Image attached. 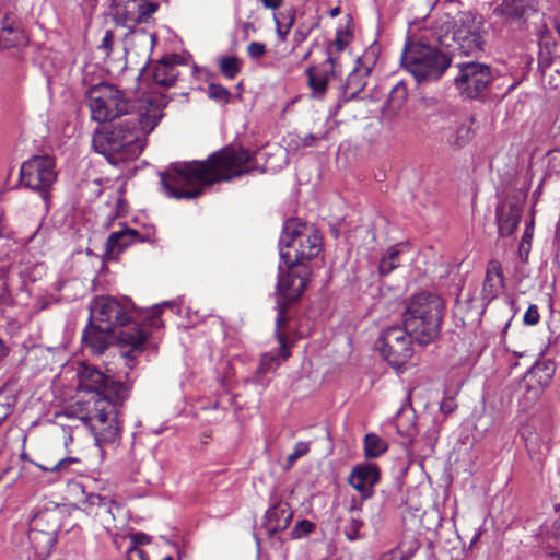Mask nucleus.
<instances>
[{
	"instance_id": "nucleus-1",
	"label": "nucleus",
	"mask_w": 560,
	"mask_h": 560,
	"mask_svg": "<svg viewBox=\"0 0 560 560\" xmlns=\"http://www.w3.org/2000/svg\"><path fill=\"white\" fill-rule=\"evenodd\" d=\"M260 154H250L243 148L228 147L213 153L207 161L176 163L160 174L162 189L167 197L190 199L201 195L205 185L230 180L255 170L266 172L276 168V165L269 163L260 167Z\"/></svg>"
},
{
	"instance_id": "nucleus-2",
	"label": "nucleus",
	"mask_w": 560,
	"mask_h": 560,
	"mask_svg": "<svg viewBox=\"0 0 560 560\" xmlns=\"http://www.w3.org/2000/svg\"><path fill=\"white\" fill-rule=\"evenodd\" d=\"M77 375L79 390L91 397L78 402L79 411L72 412L91 429L97 444L114 442L120 432L119 408L129 395L128 387L85 363Z\"/></svg>"
},
{
	"instance_id": "nucleus-3",
	"label": "nucleus",
	"mask_w": 560,
	"mask_h": 560,
	"mask_svg": "<svg viewBox=\"0 0 560 560\" xmlns=\"http://www.w3.org/2000/svg\"><path fill=\"white\" fill-rule=\"evenodd\" d=\"M432 36L445 47L463 55H476L483 50V20L469 11H460L455 3H444L431 24Z\"/></svg>"
},
{
	"instance_id": "nucleus-4",
	"label": "nucleus",
	"mask_w": 560,
	"mask_h": 560,
	"mask_svg": "<svg viewBox=\"0 0 560 560\" xmlns=\"http://www.w3.org/2000/svg\"><path fill=\"white\" fill-rule=\"evenodd\" d=\"M145 137L135 118H126L110 128L97 130L93 136V147L110 164L118 165L141 154Z\"/></svg>"
},
{
	"instance_id": "nucleus-5",
	"label": "nucleus",
	"mask_w": 560,
	"mask_h": 560,
	"mask_svg": "<svg viewBox=\"0 0 560 560\" xmlns=\"http://www.w3.org/2000/svg\"><path fill=\"white\" fill-rule=\"evenodd\" d=\"M160 305L151 311L137 310L130 299L117 300L112 296H97L90 306V320L105 327L104 330H114L117 326H125L130 322L149 320V325L159 326Z\"/></svg>"
},
{
	"instance_id": "nucleus-6",
	"label": "nucleus",
	"mask_w": 560,
	"mask_h": 560,
	"mask_svg": "<svg viewBox=\"0 0 560 560\" xmlns=\"http://www.w3.org/2000/svg\"><path fill=\"white\" fill-rule=\"evenodd\" d=\"M280 258L287 267L304 264L322 252V237L314 225L290 220L280 238Z\"/></svg>"
},
{
	"instance_id": "nucleus-7",
	"label": "nucleus",
	"mask_w": 560,
	"mask_h": 560,
	"mask_svg": "<svg viewBox=\"0 0 560 560\" xmlns=\"http://www.w3.org/2000/svg\"><path fill=\"white\" fill-rule=\"evenodd\" d=\"M443 302L430 293L415 295L406 310L404 325L420 345H427L439 334Z\"/></svg>"
},
{
	"instance_id": "nucleus-8",
	"label": "nucleus",
	"mask_w": 560,
	"mask_h": 560,
	"mask_svg": "<svg viewBox=\"0 0 560 560\" xmlns=\"http://www.w3.org/2000/svg\"><path fill=\"white\" fill-rule=\"evenodd\" d=\"M401 65L420 83L438 80L450 67L451 59L434 46L411 42L406 44Z\"/></svg>"
},
{
	"instance_id": "nucleus-9",
	"label": "nucleus",
	"mask_w": 560,
	"mask_h": 560,
	"mask_svg": "<svg viewBox=\"0 0 560 560\" xmlns=\"http://www.w3.org/2000/svg\"><path fill=\"white\" fill-rule=\"evenodd\" d=\"M86 97L92 119L95 121L105 122L128 113V100L114 84H95L89 89Z\"/></svg>"
},
{
	"instance_id": "nucleus-10",
	"label": "nucleus",
	"mask_w": 560,
	"mask_h": 560,
	"mask_svg": "<svg viewBox=\"0 0 560 560\" xmlns=\"http://www.w3.org/2000/svg\"><path fill=\"white\" fill-rule=\"evenodd\" d=\"M474 119L459 115L451 109L442 108L431 117V125L441 132L442 140L453 149L465 147L472 137Z\"/></svg>"
},
{
	"instance_id": "nucleus-11",
	"label": "nucleus",
	"mask_w": 560,
	"mask_h": 560,
	"mask_svg": "<svg viewBox=\"0 0 560 560\" xmlns=\"http://www.w3.org/2000/svg\"><path fill=\"white\" fill-rule=\"evenodd\" d=\"M413 334L404 325L385 329L378 340L377 348L383 358L395 369H400L413 355Z\"/></svg>"
},
{
	"instance_id": "nucleus-12",
	"label": "nucleus",
	"mask_w": 560,
	"mask_h": 560,
	"mask_svg": "<svg viewBox=\"0 0 560 560\" xmlns=\"http://www.w3.org/2000/svg\"><path fill=\"white\" fill-rule=\"evenodd\" d=\"M56 178V163L49 155H35L20 168L21 184L32 190L44 192L52 186Z\"/></svg>"
},
{
	"instance_id": "nucleus-13",
	"label": "nucleus",
	"mask_w": 560,
	"mask_h": 560,
	"mask_svg": "<svg viewBox=\"0 0 560 560\" xmlns=\"http://www.w3.org/2000/svg\"><path fill=\"white\" fill-rule=\"evenodd\" d=\"M288 272L283 275L280 271L277 292H278V316L277 327L279 328L284 320V304L298 300L305 290L308 279L310 269L306 266L287 267Z\"/></svg>"
},
{
	"instance_id": "nucleus-14",
	"label": "nucleus",
	"mask_w": 560,
	"mask_h": 560,
	"mask_svg": "<svg viewBox=\"0 0 560 560\" xmlns=\"http://www.w3.org/2000/svg\"><path fill=\"white\" fill-rule=\"evenodd\" d=\"M459 73L455 77L454 82L460 94L469 98L480 95L490 82L492 73L489 66L479 62H467L458 66Z\"/></svg>"
},
{
	"instance_id": "nucleus-15",
	"label": "nucleus",
	"mask_w": 560,
	"mask_h": 560,
	"mask_svg": "<svg viewBox=\"0 0 560 560\" xmlns=\"http://www.w3.org/2000/svg\"><path fill=\"white\" fill-rule=\"evenodd\" d=\"M166 100L161 91L154 88L138 100L137 116L133 117L139 129L147 136L158 126L162 116Z\"/></svg>"
},
{
	"instance_id": "nucleus-16",
	"label": "nucleus",
	"mask_w": 560,
	"mask_h": 560,
	"mask_svg": "<svg viewBox=\"0 0 560 560\" xmlns=\"http://www.w3.org/2000/svg\"><path fill=\"white\" fill-rule=\"evenodd\" d=\"M158 10V4L145 0H113V14L117 22L127 27L140 23Z\"/></svg>"
},
{
	"instance_id": "nucleus-17",
	"label": "nucleus",
	"mask_w": 560,
	"mask_h": 560,
	"mask_svg": "<svg viewBox=\"0 0 560 560\" xmlns=\"http://www.w3.org/2000/svg\"><path fill=\"white\" fill-rule=\"evenodd\" d=\"M551 376L549 368L545 364L534 365L523 376L520 387L525 405H533L540 398L544 389L550 383Z\"/></svg>"
},
{
	"instance_id": "nucleus-18",
	"label": "nucleus",
	"mask_w": 560,
	"mask_h": 560,
	"mask_svg": "<svg viewBox=\"0 0 560 560\" xmlns=\"http://www.w3.org/2000/svg\"><path fill=\"white\" fill-rule=\"evenodd\" d=\"M349 483L362 495L369 499L374 493V487L380 480V469L375 464L357 465L349 475Z\"/></svg>"
},
{
	"instance_id": "nucleus-19",
	"label": "nucleus",
	"mask_w": 560,
	"mask_h": 560,
	"mask_svg": "<svg viewBox=\"0 0 560 560\" xmlns=\"http://www.w3.org/2000/svg\"><path fill=\"white\" fill-rule=\"evenodd\" d=\"M148 335L139 326L127 327L119 331L117 337L118 346L121 348V355L128 361H133L144 349Z\"/></svg>"
},
{
	"instance_id": "nucleus-20",
	"label": "nucleus",
	"mask_w": 560,
	"mask_h": 560,
	"mask_svg": "<svg viewBox=\"0 0 560 560\" xmlns=\"http://www.w3.org/2000/svg\"><path fill=\"white\" fill-rule=\"evenodd\" d=\"M45 517V514L38 515L35 520L34 527H32L28 533V539L38 558L37 560L47 559L56 544L55 530H42L37 528L39 522Z\"/></svg>"
},
{
	"instance_id": "nucleus-21",
	"label": "nucleus",
	"mask_w": 560,
	"mask_h": 560,
	"mask_svg": "<svg viewBox=\"0 0 560 560\" xmlns=\"http://www.w3.org/2000/svg\"><path fill=\"white\" fill-rule=\"evenodd\" d=\"M293 517V512L287 502L272 505L265 515L264 526L269 534L285 530Z\"/></svg>"
},
{
	"instance_id": "nucleus-22",
	"label": "nucleus",
	"mask_w": 560,
	"mask_h": 560,
	"mask_svg": "<svg viewBox=\"0 0 560 560\" xmlns=\"http://www.w3.org/2000/svg\"><path fill=\"white\" fill-rule=\"evenodd\" d=\"M335 69L336 66L327 63V61L319 67H312L307 69L306 74L313 97L322 98L326 94L328 81L331 74H334Z\"/></svg>"
},
{
	"instance_id": "nucleus-23",
	"label": "nucleus",
	"mask_w": 560,
	"mask_h": 560,
	"mask_svg": "<svg viewBox=\"0 0 560 560\" xmlns=\"http://www.w3.org/2000/svg\"><path fill=\"white\" fill-rule=\"evenodd\" d=\"M104 329L105 327L90 320V325L83 331L82 340L94 354H102L108 348L113 330Z\"/></svg>"
},
{
	"instance_id": "nucleus-24",
	"label": "nucleus",
	"mask_w": 560,
	"mask_h": 560,
	"mask_svg": "<svg viewBox=\"0 0 560 560\" xmlns=\"http://www.w3.org/2000/svg\"><path fill=\"white\" fill-rule=\"evenodd\" d=\"M521 218V208L516 203H503L497 208L499 234L510 236L516 230Z\"/></svg>"
},
{
	"instance_id": "nucleus-25",
	"label": "nucleus",
	"mask_w": 560,
	"mask_h": 560,
	"mask_svg": "<svg viewBox=\"0 0 560 560\" xmlns=\"http://www.w3.org/2000/svg\"><path fill=\"white\" fill-rule=\"evenodd\" d=\"M503 289V276L499 261L492 260L488 264L486 278L482 285V298L487 301L493 300Z\"/></svg>"
},
{
	"instance_id": "nucleus-26",
	"label": "nucleus",
	"mask_w": 560,
	"mask_h": 560,
	"mask_svg": "<svg viewBox=\"0 0 560 560\" xmlns=\"http://www.w3.org/2000/svg\"><path fill=\"white\" fill-rule=\"evenodd\" d=\"M178 77V70L173 57L163 58L152 71L153 83L158 86H172Z\"/></svg>"
},
{
	"instance_id": "nucleus-27",
	"label": "nucleus",
	"mask_w": 560,
	"mask_h": 560,
	"mask_svg": "<svg viewBox=\"0 0 560 560\" xmlns=\"http://www.w3.org/2000/svg\"><path fill=\"white\" fill-rule=\"evenodd\" d=\"M279 340V350L270 351L265 353L260 359L259 371L261 373H269L275 371L282 361H285L290 357V351L288 350L285 338L277 334Z\"/></svg>"
},
{
	"instance_id": "nucleus-28",
	"label": "nucleus",
	"mask_w": 560,
	"mask_h": 560,
	"mask_svg": "<svg viewBox=\"0 0 560 560\" xmlns=\"http://www.w3.org/2000/svg\"><path fill=\"white\" fill-rule=\"evenodd\" d=\"M408 97L407 88L404 83H397L390 91L383 107V114L389 118L396 117L406 104Z\"/></svg>"
},
{
	"instance_id": "nucleus-29",
	"label": "nucleus",
	"mask_w": 560,
	"mask_h": 560,
	"mask_svg": "<svg viewBox=\"0 0 560 560\" xmlns=\"http://www.w3.org/2000/svg\"><path fill=\"white\" fill-rule=\"evenodd\" d=\"M137 234V231L133 229H124L113 232L106 242V253L110 256L119 254L132 244Z\"/></svg>"
},
{
	"instance_id": "nucleus-30",
	"label": "nucleus",
	"mask_w": 560,
	"mask_h": 560,
	"mask_svg": "<svg viewBox=\"0 0 560 560\" xmlns=\"http://www.w3.org/2000/svg\"><path fill=\"white\" fill-rule=\"evenodd\" d=\"M27 42L26 35L14 22L4 24L0 30V48L8 49L23 46Z\"/></svg>"
},
{
	"instance_id": "nucleus-31",
	"label": "nucleus",
	"mask_w": 560,
	"mask_h": 560,
	"mask_svg": "<svg viewBox=\"0 0 560 560\" xmlns=\"http://www.w3.org/2000/svg\"><path fill=\"white\" fill-rule=\"evenodd\" d=\"M406 245L396 244L390 246L380 261L381 275H388L399 266V256L404 253Z\"/></svg>"
},
{
	"instance_id": "nucleus-32",
	"label": "nucleus",
	"mask_w": 560,
	"mask_h": 560,
	"mask_svg": "<svg viewBox=\"0 0 560 560\" xmlns=\"http://www.w3.org/2000/svg\"><path fill=\"white\" fill-rule=\"evenodd\" d=\"M351 33L347 30L337 31L335 39L329 44L327 48V63H331L332 66L337 65V57L335 55L346 49V47L351 40Z\"/></svg>"
},
{
	"instance_id": "nucleus-33",
	"label": "nucleus",
	"mask_w": 560,
	"mask_h": 560,
	"mask_svg": "<svg viewBox=\"0 0 560 560\" xmlns=\"http://www.w3.org/2000/svg\"><path fill=\"white\" fill-rule=\"evenodd\" d=\"M387 450V443L374 433H369L364 438V456L366 458H376Z\"/></svg>"
},
{
	"instance_id": "nucleus-34",
	"label": "nucleus",
	"mask_w": 560,
	"mask_h": 560,
	"mask_svg": "<svg viewBox=\"0 0 560 560\" xmlns=\"http://www.w3.org/2000/svg\"><path fill=\"white\" fill-rule=\"evenodd\" d=\"M114 509H118L115 501L110 498L109 504H106L101 510H95V516L98 517L100 524L105 528L107 534H112V530L115 527V513Z\"/></svg>"
},
{
	"instance_id": "nucleus-35",
	"label": "nucleus",
	"mask_w": 560,
	"mask_h": 560,
	"mask_svg": "<svg viewBox=\"0 0 560 560\" xmlns=\"http://www.w3.org/2000/svg\"><path fill=\"white\" fill-rule=\"evenodd\" d=\"M220 71L228 79H234L241 71V60L236 56H224L219 60Z\"/></svg>"
},
{
	"instance_id": "nucleus-36",
	"label": "nucleus",
	"mask_w": 560,
	"mask_h": 560,
	"mask_svg": "<svg viewBox=\"0 0 560 560\" xmlns=\"http://www.w3.org/2000/svg\"><path fill=\"white\" fill-rule=\"evenodd\" d=\"M109 499L110 498L107 495H102L98 493L91 492V493L86 494V497L83 501V504L85 505L84 510L89 514H92V513L95 514V510H101L106 504H109Z\"/></svg>"
},
{
	"instance_id": "nucleus-37",
	"label": "nucleus",
	"mask_w": 560,
	"mask_h": 560,
	"mask_svg": "<svg viewBox=\"0 0 560 560\" xmlns=\"http://www.w3.org/2000/svg\"><path fill=\"white\" fill-rule=\"evenodd\" d=\"M208 96L215 102L225 104L231 97V92L220 84L211 83L208 85Z\"/></svg>"
},
{
	"instance_id": "nucleus-38",
	"label": "nucleus",
	"mask_w": 560,
	"mask_h": 560,
	"mask_svg": "<svg viewBox=\"0 0 560 560\" xmlns=\"http://www.w3.org/2000/svg\"><path fill=\"white\" fill-rule=\"evenodd\" d=\"M79 458L77 457H65L62 459H59L57 464H55L52 467L43 466L40 464L32 462L34 465H36L38 468H40L44 471H57V472H63L68 469V466L73 463H78Z\"/></svg>"
},
{
	"instance_id": "nucleus-39",
	"label": "nucleus",
	"mask_w": 560,
	"mask_h": 560,
	"mask_svg": "<svg viewBox=\"0 0 560 560\" xmlns=\"http://www.w3.org/2000/svg\"><path fill=\"white\" fill-rule=\"evenodd\" d=\"M363 526V522L359 517V515H352L349 524L346 527V536L349 540H354L359 537L360 529Z\"/></svg>"
},
{
	"instance_id": "nucleus-40",
	"label": "nucleus",
	"mask_w": 560,
	"mask_h": 560,
	"mask_svg": "<svg viewBox=\"0 0 560 560\" xmlns=\"http://www.w3.org/2000/svg\"><path fill=\"white\" fill-rule=\"evenodd\" d=\"M314 529V524L307 520L298 522L291 532L292 538H301Z\"/></svg>"
},
{
	"instance_id": "nucleus-41",
	"label": "nucleus",
	"mask_w": 560,
	"mask_h": 560,
	"mask_svg": "<svg viewBox=\"0 0 560 560\" xmlns=\"http://www.w3.org/2000/svg\"><path fill=\"white\" fill-rule=\"evenodd\" d=\"M310 451L308 443L306 442H298L294 445L293 452L288 456L289 465H293L295 460L304 455H306Z\"/></svg>"
},
{
	"instance_id": "nucleus-42",
	"label": "nucleus",
	"mask_w": 560,
	"mask_h": 560,
	"mask_svg": "<svg viewBox=\"0 0 560 560\" xmlns=\"http://www.w3.org/2000/svg\"><path fill=\"white\" fill-rule=\"evenodd\" d=\"M248 56L253 59L262 57L266 52V45L259 42H252L247 46Z\"/></svg>"
},
{
	"instance_id": "nucleus-43",
	"label": "nucleus",
	"mask_w": 560,
	"mask_h": 560,
	"mask_svg": "<svg viewBox=\"0 0 560 560\" xmlns=\"http://www.w3.org/2000/svg\"><path fill=\"white\" fill-rule=\"evenodd\" d=\"M524 322L527 325H535L539 322V313L536 305H530L524 314Z\"/></svg>"
},
{
	"instance_id": "nucleus-44",
	"label": "nucleus",
	"mask_w": 560,
	"mask_h": 560,
	"mask_svg": "<svg viewBox=\"0 0 560 560\" xmlns=\"http://www.w3.org/2000/svg\"><path fill=\"white\" fill-rule=\"evenodd\" d=\"M11 409L12 407L9 402V398L3 394H0V424L10 415Z\"/></svg>"
},
{
	"instance_id": "nucleus-45",
	"label": "nucleus",
	"mask_w": 560,
	"mask_h": 560,
	"mask_svg": "<svg viewBox=\"0 0 560 560\" xmlns=\"http://www.w3.org/2000/svg\"><path fill=\"white\" fill-rule=\"evenodd\" d=\"M150 541H151V538L147 534H144L142 532H138L130 536V545L129 546L139 547L140 545H148V544H150Z\"/></svg>"
},
{
	"instance_id": "nucleus-46",
	"label": "nucleus",
	"mask_w": 560,
	"mask_h": 560,
	"mask_svg": "<svg viewBox=\"0 0 560 560\" xmlns=\"http://www.w3.org/2000/svg\"><path fill=\"white\" fill-rule=\"evenodd\" d=\"M457 405L453 397H445L440 404V410L444 415H450L456 409Z\"/></svg>"
},
{
	"instance_id": "nucleus-47",
	"label": "nucleus",
	"mask_w": 560,
	"mask_h": 560,
	"mask_svg": "<svg viewBox=\"0 0 560 560\" xmlns=\"http://www.w3.org/2000/svg\"><path fill=\"white\" fill-rule=\"evenodd\" d=\"M127 560H144V551L136 546H128L127 548Z\"/></svg>"
},
{
	"instance_id": "nucleus-48",
	"label": "nucleus",
	"mask_w": 560,
	"mask_h": 560,
	"mask_svg": "<svg viewBox=\"0 0 560 560\" xmlns=\"http://www.w3.org/2000/svg\"><path fill=\"white\" fill-rule=\"evenodd\" d=\"M113 47V33L107 31L102 39L100 49L104 50L105 55H109Z\"/></svg>"
},
{
	"instance_id": "nucleus-49",
	"label": "nucleus",
	"mask_w": 560,
	"mask_h": 560,
	"mask_svg": "<svg viewBox=\"0 0 560 560\" xmlns=\"http://www.w3.org/2000/svg\"><path fill=\"white\" fill-rule=\"evenodd\" d=\"M266 9L277 10L279 9L284 0H260Z\"/></svg>"
},
{
	"instance_id": "nucleus-50",
	"label": "nucleus",
	"mask_w": 560,
	"mask_h": 560,
	"mask_svg": "<svg viewBox=\"0 0 560 560\" xmlns=\"http://www.w3.org/2000/svg\"><path fill=\"white\" fill-rule=\"evenodd\" d=\"M108 535L112 537L113 544L115 545L116 549L120 550L122 548V540H125L127 537L120 536L119 534L114 533V530H112V534Z\"/></svg>"
},
{
	"instance_id": "nucleus-51",
	"label": "nucleus",
	"mask_w": 560,
	"mask_h": 560,
	"mask_svg": "<svg viewBox=\"0 0 560 560\" xmlns=\"http://www.w3.org/2000/svg\"><path fill=\"white\" fill-rule=\"evenodd\" d=\"M378 560H401L398 552L395 550L383 553Z\"/></svg>"
},
{
	"instance_id": "nucleus-52",
	"label": "nucleus",
	"mask_w": 560,
	"mask_h": 560,
	"mask_svg": "<svg viewBox=\"0 0 560 560\" xmlns=\"http://www.w3.org/2000/svg\"><path fill=\"white\" fill-rule=\"evenodd\" d=\"M316 139H317V138H316L314 135L308 133V135H306V136H304V137L302 138V144H303L304 147H311V145H313V144H314V142L316 141Z\"/></svg>"
},
{
	"instance_id": "nucleus-53",
	"label": "nucleus",
	"mask_w": 560,
	"mask_h": 560,
	"mask_svg": "<svg viewBox=\"0 0 560 560\" xmlns=\"http://www.w3.org/2000/svg\"><path fill=\"white\" fill-rule=\"evenodd\" d=\"M340 12H341V9H340V7L337 5L329 11V15H330V18H337L340 14Z\"/></svg>"
},
{
	"instance_id": "nucleus-54",
	"label": "nucleus",
	"mask_w": 560,
	"mask_h": 560,
	"mask_svg": "<svg viewBox=\"0 0 560 560\" xmlns=\"http://www.w3.org/2000/svg\"><path fill=\"white\" fill-rule=\"evenodd\" d=\"M73 441V436L70 433H66L65 435V445L68 446L70 442Z\"/></svg>"
},
{
	"instance_id": "nucleus-55",
	"label": "nucleus",
	"mask_w": 560,
	"mask_h": 560,
	"mask_svg": "<svg viewBox=\"0 0 560 560\" xmlns=\"http://www.w3.org/2000/svg\"><path fill=\"white\" fill-rule=\"evenodd\" d=\"M279 35L284 39L285 33H282L280 30L278 31Z\"/></svg>"
},
{
	"instance_id": "nucleus-56",
	"label": "nucleus",
	"mask_w": 560,
	"mask_h": 560,
	"mask_svg": "<svg viewBox=\"0 0 560 560\" xmlns=\"http://www.w3.org/2000/svg\"><path fill=\"white\" fill-rule=\"evenodd\" d=\"M162 560H174L172 556H167L165 558H163Z\"/></svg>"
},
{
	"instance_id": "nucleus-57",
	"label": "nucleus",
	"mask_w": 560,
	"mask_h": 560,
	"mask_svg": "<svg viewBox=\"0 0 560 560\" xmlns=\"http://www.w3.org/2000/svg\"><path fill=\"white\" fill-rule=\"evenodd\" d=\"M552 560H560V557L559 556H552L551 558Z\"/></svg>"
},
{
	"instance_id": "nucleus-58",
	"label": "nucleus",
	"mask_w": 560,
	"mask_h": 560,
	"mask_svg": "<svg viewBox=\"0 0 560 560\" xmlns=\"http://www.w3.org/2000/svg\"><path fill=\"white\" fill-rule=\"evenodd\" d=\"M358 510H359V509H358L355 505H353V506L351 508V511H352V512L358 511Z\"/></svg>"
}]
</instances>
